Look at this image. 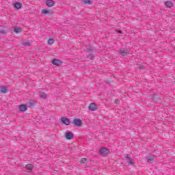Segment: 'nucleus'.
Wrapping results in <instances>:
<instances>
[{
    "label": "nucleus",
    "instance_id": "1",
    "mask_svg": "<svg viewBox=\"0 0 175 175\" xmlns=\"http://www.w3.org/2000/svg\"><path fill=\"white\" fill-rule=\"evenodd\" d=\"M109 151L110 150H109V149H107V148H102L101 149H100V155H102V157H107Z\"/></svg>",
    "mask_w": 175,
    "mask_h": 175
},
{
    "label": "nucleus",
    "instance_id": "2",
    "mask_svg": "<svg viewBox=\"0 0 175 175\" xmlns=\"http://www.w3.org/2000/svg\"><path fill=\"white\" fill-rule=\"evenodd\" d=\"M72 124H74L75 126H81V125H83V120L79 118L74 119Z\"/></svg>",
    "mask_w": 175,
    "mask_h": 175
},
{
    "label": "nucleus",
    "instance_id": "3",
    "mask_svg": "<svg viewBox=\"0 0 175 175\" xmlns=\"http://www.w3.org/2000/svg\"><path fill=\"white\" fill-rule=\"evenodd\" d=\"M88 109L91 111H96L98 110V105L95 103H92L88 107Z\"/></svg>",
    "mask_w": 175,
    "mask_h": 175
},
{
    "label": "nucleus",
    "instance_id": "4",
    "mask_svg": "<svg viewBox=\"0 0 175 175\" xmlns=\"http://www.w3.org/2000/svg\"><path fill=\"white\" fill-rule=\"evenodd\" d=\"M61 122L64 125H70V119L66 117H62L61 118Z\"/></svg>",
    "mask_w": 175,
    "mask_h": 175
},
{
    "label": "nucleus",
    "instance_id": "5",
    "mask_svg": "<svg viewBox=\"0 0 175 175\" xmlns=\"http://www.w3.org/2000/svg\"><path fill=\"white\" fill-rule=\"evenodd\" d=\"M65 137L67 139V140H72L75 137V135H73V133L70 131H67L65 133Z\"/></svg>",
    "mask_w": 175,
    "mask_h": 175
},
{
    "label": "nucleus",
    "instance_id": "6",
    "mask_svg": "<svg viewBox=\"0 0 175 175\" xmlns=\"http://www.w3.org/2000/svg\"><path fill=\"white\" fill-rule=\"evenodd\" d=\"M119 54L122 55V57H125L128 55V49H120Z\"/></svg>",
    "mask_w": 175,
    "mask_h": 175
},
{
    "label": "nucleus",
    "instance_id": "7",
    "mask_svg": "<svg viewBox=\"0 0 175 175\" xmlns=\"http://www.w3.org/2000/svg\"><path fill=\"white\" fill-rule=\"evenodd\" d=\"M52 64L56 66H61V65H62V61L58 59H53Z\"/></svg>",
    "mask_w": 175,
    "mask_h": 175
},
{
    "label": "nucleus",
    "instance_id": "8",
    "mask_svg": "<svg viewBox=\"0 0 175 175\" xmlns=\"http://www.w3.org/2000/svg\"><path fill=\"white\" fill-rule=\"evenodd\" d=\"M9 92V89L6 86L0 87V94H7Z\"/></svg>",
    "mask_w": 175,
    "mask_h": 175
},
{
    "label": "nucleus",
    "instance_id": "9",
    "mask_svg": "<svg viewBox=\"0 0 175 175\" xmlns=\"http://www.w3.org/2000/svg\"><path fill=\"white\" fill-rule=\"evenodd\" d=\"M19 109V111H27V110H28V106H27V105H21L18 107Z\"/></svg>",
    "mask_w": 175,
    "mask_h": 175
},
{
    "label": "nucleus",
    "instance_id": "10",
    "mask_svg": "<svg viewBox=\"0 0 175 175\" xmlns=\"http://www.w3.org/2000/svg\"><path fill=\"white\" fill-rule=\"evenodd\" d=\"M125 158L126 159H130L129 162V165H134L135 163L133 162V159H131V154H126L124 155Z\"/></svg>",
    "mask_w": 175,
    "mask_h": 175
},
{
    "label": "nucleus",
    "instance_id": "11",
    "mask_svg": "<svg viewBox=\"0 0 175 175\" xmlns=\"http://www.w3.org/2000/svg\"><path fill=\"white\" fill-rule=\"evenodd\" d=\"M46 5L49 8H53V6H54V1H53V0H46Z\"/></svg>",
    "mask_w": 175,
    "mask_h": 175
},
{
    "label": "nucleus",
    "instance_id": "12",
    "mask_svg": "<svg viewBox=\"0 0 175 175\" xmlns=\"http://www.w3.org/2000/svg\"><path fill=\"white\" fill-rule=\"evenodd\" d=\"M22 7H23V4L20 2H16L14 4V8L15 9L20 10V9H21Z\"/></svg>",
    "mask_w": 175,
    "mask_h": 175
},
{
    "label": "nucleus",
    "instance_id": "13",
    "mask_svg": "<svg viewBox=\"0 0 175 175\" xmlns=\"http://www.w3.org/2000/svg\"><path fill=\"white\" fill-rule=\"evenodd\" d=\"M165 8H173L174 5H173V2H172L171 1H165Z\"/></svg>",
    "mask_w": 175,
    "mask_h": 175
},
{
    "label": "nucleus",
    "instance_id": "14",
    "mask_svg": "<svg viewBox=\"0 0 175 175\" xmlns=\"http://www.w3.org/2000/svg\"><path fill=\"white\" fill-rule=\"evenodd\" d=\"M8 33V30L0 29V36H5Z\"/></svg>",
    "mask_w": 175,
    "mask_h": 175
},
{
    "label": "nucleus",
    "instance_id": "15",
    "mask_svg": "<svg viewBox=\"0 0 175 175\" xmlns=\"http://www.w3.org/2000/svg\"><path fill=\"white\" fill-rule=\"evenodd\" d=\"M154 159H155V157H154V156L149 157L147 159V162H148V163H154Z\"/></svg>",
    "mask_w": 175,
    "mask_h": 175
},
{
    "label": "nucleus",
    "instance_id": "16",
    "mask_svg": "<svg viewBox=\"0 0 175 175\" xmlns=\"http://www.w3.org/2000/svg\"><path fill=\"white\" fill-rule=\"evenodd\" d=\"M33 168V165L32 164L26 165V169H27V170H29L30 172H31Z\"/></svg>",
    "mask_w": 175,
    "mask_h": 175
},
{
    "label": "nucleus",
    "instance_id": "17",
    "mask_svg": "<svg viewBox=\"0 0 175 175\" xmlns=\"http://www.w3.org/2000/svg\"><path fill=\"white\" fill-rule=\"evenodd\" d=\"M86 52L87 53H94V49H92V47H91V46H87Z\"/></svg>",
    "mask_w": 175,
    "mask_h": 175
},
{
    "label": "nucleus",
    "instance_id": "18",
    "mask_svg": "<svg viewBox=\"0 0 175 175\" xmlns=\"http://www.w3.org/2000/svg\"><path fill=\"white\" fill-rule=\"evenodd\" d=\"M40 96L42 99H46V98H47V94H46V93H44V92H40Z\"/></svg>",
    "mask_w": 175,
    "mask_h": 175
},
{
    "label": "nucleus",
    "instance_id": "19",
    "mask_svg": "<svg viewBox=\"0 0 175 175\" xmlns=\"http://www.w3.org/2000/svg\"><path fill=\"white\" fill-rule=\"evenodd\" d=\"M93 1L94 0H83L82 1L83 3H85V4H87V3L91 4L92 3Z\"/></svg>",
    "mask_w": 175,
    "mask_h": 175
},
{
    "label": "nucleus",
    "instance_id": "20",
    "mask_svg": "<svg viewBox=\"0 0 175 175\" xmlns=\"http://www.w3.org/2000/svg\"><path fill=\"white\" fill-rule=\"evenodd\" d=\"M14 32H15L16 33H19V32H21V29H20L19 27H15L14 29Z\"/></svg>",
    "mask_w": 175,
    "mask_h": 175
},
{
    "label": "nucleus",
    "instance_id": "21",
    "mask_svg": "<svg viewBox=\"0 0 175 175\" xmlns=\"http://www.w3.org/2000/svg\"><path fill=\"white\" fill-rule=\"evenodd\" d=\"M54 42H55V40L53 38H50L49 40H48V44H53L54 43Z\"/></svg>",
    "mask_w": 175,
    "mask_h": 175
},
{
    "label": "nucleus",
    "instance_id": "22",
    "mask_svg": "<svg viewBox=\"0 0 175 175\" xmlns=\"http://www.w3.org/2000/svg\"><path fill=\"white\" fill-rule=\"evenodd\" d=\"M87 58H89L90 59L92 60V59H95V56H94L91 54H89V55H88Z\"/></svg>",
    "mask_w": 175,
    "mask_h": 175
},
{
    "label": "nucleus",
    "instance_id": "23",
    "mask_svg": "<svg viewBox=\"0 0 175 175\" xmlns=\"http://www.w3.org/2000/svg\"><path fill=\"white\" fill-rule=\"evenodd\" d=\"M41 13H42V14H47V13H50V11L47 10H42Z\"/></svg>",
    "mask_w": 175,
    "mask_h": 175
},
{
    "label": "nucleus",
    "instance_id": "24",
    "mask_svg": "<svg viewBox=\"0 0 175 175\" xmlns=\"http://www.w3.org/2000/svg\"><path fill=\"white\" fill-rule=\"evenodd\" d=\"M23 44L24 46H31V42H25L23 43Z\"/></svg>",
    "mask_w": 175,
    "mask_h": 175
},
{
    "label": "nucleus",
    "instance_id": "25",
    "mask_svg": "<svg viewBox=\"0 0 175 175\" xmlns=\"http://www.w3.org/2000/svg\"><path fill=\"white\" fill-rule=\"evenodd\" d=\"M80 163H87V159L83 158L81 160Z\"/></svg>",
    "mask_w": 175,
    "mask_h": 175
},
{
    "label": "nucleus",
    "instance_id": "26",
    "mask_svg": "<svg viewBox=\"0 0 175 175\" xmlns=\"http://www.w3.org/2000/svg\"><path fill=\"white\" fill-rule=\"evenodd\" d=\"M115 103H116V105H118V103H120V100L116 99V100H115Z\"/></svg>",
    "mask_w": 175,
    "mask_h": 175
},
{
    "label": "nucleus",
    "instance_id": "27",
    "mask_svg": "<svg viewBox=\"0 0 175 175\" xmlns=\"http://www.w3.org/2000/svg\"><path fill=\"white\" fill-rule=\"evenodd\" d=\"M118 33H120V34H122V31H121V30H119V31H118Z\"/></svg>",
    "mask_w": 175,
    "mask_h": 175
}]
</instances>
